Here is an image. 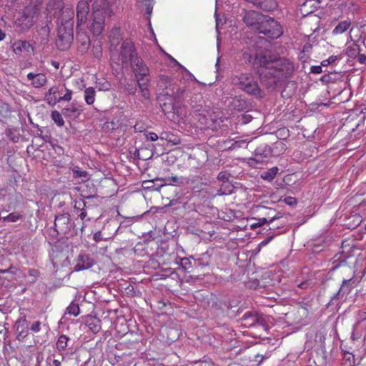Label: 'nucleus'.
I'll list each match as a JSON object with an SVG mask.
<instances>
[{
	"label": "nucleus",
	"instance_id": "nucleus-1",
	"mask_svg": "<svg viewBox=\"0 0 366 366\" xmlns=\"http://www.w3.org/2000/svg\"><path fill=\"white\" fill-rule=\"evenodd\" d=\"M253 64L260 68L259 71L262 83L269 89H274L292 74L293 65L285 59L269 52L255 56Z\"/></svg>",
	"mask_w": 366,
	"mask_h": 366
},
{
	"label": "nucleus",
	"instance_id": "nucleus-2",
	"mask_svg": "<svg viewBox=\"0 0 366 366\" xmlns=\"http://www.w3.org/2000/svg\"><path fill=\"white\" fill-rule=\"evenodd\" d=\"M65 18L57 19L60 23L58 28V35L56 41L59 49L66 51L70 48L74 40V16L72 9H68L64 11Z\"/></svg>",
	"mask_w": 366,
	"mask_h": 366
},
{
	"label": "nucleus",
	"instance_id": "nucleus-3",
	"mask_svg": "<svg viewBox=\"0 0 366 366\" xmlns=\"http://www.w3.org/2000/svg\"><path fill=\"white\" fill-rule=\"evenodd\" d=\"M112 14L109 3L105 0H97L93 4L89 29L94 36L100 35L104 29L107 18Z\"/></svg>",
	"mask_w": 366,
	"mask_h": 366
},
{
	"label": "nucleus",
	"instance_id": "nucleus-4",
	"mask_svg": "<svg viewBox=\"0 0 366 366\" xmlns=\"http://www.w3.org/2000/svg\"><path fill=\"white\" fill-rule=\"evenodd\" d=\"M232 83L245 93L262 97V90L257 81L250 73H241L232 76Z\"/></svg>",
	"mask_w": 366,
	"mask_h": 366
},
{
	"label": "nucleus",
	"instance_id": "nucleus-5",
	"mask_svg": "<svg viewBox=\"0 0 366 366\" xmlns=\"http://www.w3.org/2000/svg\"><path fill=\"white\" fill-rule=\"evenodd\" d=\"M257 31L273 39L279 38L283 33L282 28L280 23L274 19L265 15L264 19L260 21V26Z\"/></svg>",
	"mask_w": 366,
	"mask_h": 366
},
{
	"label": "nucleus",
	"instance_id": "nucleus-6",
	"mask_svg": "<svg viewBox=\"0 0 366 366\" xmlns=\"http://www.w3.org/2000/svg\"><path fill=\"white\" fill-rule=\"evenodd\" d=\"M138 56L134 43L129 39L124 40L121 45L119 53L122 64H128Z\"/></svg>",
	"mask_w": 366,
	"mask_h": 366
},
{
	"label": "nucleus",
	"instance_id": "nucleus-7",
	"mask_svg": "<svg viewBox=\"0 0 366 366\" xmlns=\"http://www.w3.org/2000/svg\"><path fill=\"white\" fill-rule=\"evenodd\" d=\"M117 232V222L113 220L108 222L102 227V230L97 231L94 234L93 239L99 242L103 240L111 239Z\"/></svg>",
	"mask_w": 366,
	"mask_h": 366
},
{
	"label": "nucleus",
	"instance_id": "nucleus-8",
	"mask_svg": "<svg viewBox=\"0 0 366 366\" xmlns=\"http://www.w3.org/2000/svg\"><path fill=\"white\" fill-rule=\"evenodd\" d=\"M129 64L137 81L139 79H149V69L139 56L134 58Z\"/></svg>",
	"mask_w": 366,
	"mask_h": 366
},
{
	"label": "nucleus",
	"instance_id": "nucleus-9",
	"mask_svg": "<svg viewBox=\"0 0 366 366\" xmlns=\"http://www.w3.org/2000/svg\"><path fill=\"white\" fill-rule=\"evenodd\" d=\"M241 325L244 327H252L257 325H264V320L256 312H247L240 319Z\"/></svg>",
	"mask_w": 366,
	"mask_h": 366
},
{
	"label": "nucleus",
	"instance_id": "nucleus-10",
	"mask_svg": "<svg viewBox=\"0 0 366 366\" xmlns=\"http://www.w3.org/2000/svg\"><path fill=\"white\" fill-rule=\"evenodd\" d=\"M71 227V222L70 214L69 213H63L56 216L54 220L55 230L60 234L68 233Z\"/></svg>",
	"mask_w": 366,
	"mask_h": 366
},
{
	"label": "nucleus",
	"instance_id": "nucleus-11",
	"mask_svg": "<svg viewBox=\"0 0 366 366\" xmlns=\"http://www.w3.org/2000/svg\"><path fill=\"white\" fill-rule=\"evenodd\" d=\"M264 19V15L259 12L254 11H249L244 13L243 16V21L247 24V26L252 29L257 31L260 21Z\"/></svg>",
	"mask_w": 366,
	"mask_h": 366
},
{
	"label": "nucleus",
	"instance_id": "nucleus-12",
	"mask_svg": "<svg viewBox=\"0 0 366 366\" xmlns=\"http://www.w3.org/2000/svg\"><path fill=\"white\" fill-rule=\"evenodd\" d=\"M89 6L87 0L79 1L76 6L77 26L84 24L88 20Z\"/></svg>",
	"mask_w": 366,
	"mask_h": 366
},
{
	"label": "nucleus",
	"instance_id": "nucleus-13",
	"mask_svg": "<svg viewBox=\"0 0 366 366\" xmlns=\"http://www.w3.org/2000/svg\"><path fill=\"white\" fill-rule=\"evenodd\" d=\"M66 87L64 85L54 86L46 94V99L50 106H54L59 101V97L61 96Z\"/></svg>",
	"mask_w": 366,
	"mask_h": 366
},
{
	"label": "nucleus",
	"instance_id": "nucleus-14",
	"mask_svg": "<svg viewBox=\"0 0 366 366\" xmlns=\"http://www.w3.org/2000/svg\"><path fill=\"white\" fill-rule=\"evenodd\" d=\"M40 8L41 1H39V0H32L31 3L25 7L23 13L26 15L28 18H32V21L35 23L40 11Z\"/></svg>",
	"mask_w": 366,
	"mask_h": 366
},
{
	"label": "nucleus",
	"instance_id": "nucleus-15",
	"mask_svg": "<svg viewBox=\"0 0 366 366\" xmlns=\"http://www.w3.org/2000/svg\"><path fill=\"white\" fill-rule=\"evenodd\" d=\"M49 6L52 10H54L53 15L57 19H60L62 17L65 18L64 11L68 9H71L64 6V0H50Z\"/></svg>",
	"mask_w": 366,
	"mask_h": 366
},
{
	"label": "nucleus",
	"instance_id": "nucleus-16",
	"mask_svg": "<svg viewBox=\"0 0 366 366\" xmlns=\"http://www.w3.org/2000/svg\"><path fill=\"white\" fill-rule=\"evenodd\" d=\"M94 264L93 259L85 254H80L77 258V263L74 267L75 271H80L90 268Z\"/></svg>",
	"mask_w": 366,
	"mask_h": 366
},
{
	"label": "nucleus",
	"instance_id": "nucleus-17",
	"mask_svg": "<svg viewBox=\"0 0 366 366\" xmlns=\"http://www.w3.org/2000/svg\"><path fill=\"white\" fill-rule=\"evenodd\" d=\"M28 80L31 81V84L35 88H40L44 86L47 82V78L44 74H34L30 72L27 74Z\"/></svg>",
	"mask_w": 366,
	"mask_h": 366
},
{
	"label": "nucleus",
	"instance_id": "nucleus-18",
	"mask_svg": "<svg viewBox=\"0 0 366 366\" xmlns=\"http://www.w3.org/2000/svg\"><path fill=\"white\" fill-rule=\"evenodd\" d=\"M34 24L32 18H28L23 12L15 21L16 26L22 31H28Z\"/></svg>",
	"mask_w": 366,
	"mask_h": 366
},
{
	"label": "nucleus",
	"instance_id": "nucleus-19",
	"mask_svg": "<svg viewBox=\"0 0 366 366\" xmlns=\"http://www.w3.org/2000/svg\"><path fill=\"white\" fill-rule=\"evenodd\" d=\"M330 53H323L324 57H327L322 60V66H335L338 63L340 60H341L343 58L342 54H335V53H332L331 55H330Z\"/></svg>",
	"mask_w": 366,
	"mask_h": 366
},
{
	"label": "nucleus",
	"instance_id": "nucleus-20",
	"mask_svg": "<svg viewBox=\"0 0 366 366\" xmlns=\"http://www.w3.org/2000/svg\"><path fill=\"white\" fill-rule=\"evenodd\" d=\"M13 51L19 55L22 51L29 53L30 50H33L32 46L27 41H16L12 44Z\"/></svg>",
	"mask_w": 366,
	"mask_h": 366
},
{
	"label": "nucleus",
	"instance_id": "nucleus-21",
	"mask_svg": "<svg viewBox=\"0 0 366 366\" xmlns=\"http://www.w3.org/2000/svg\"><path fill=\"white\" fill-rule=\"evenodd\" d=\"M280 218H281V216H279V215L274 216L269 220H267V218H264V217L260 218L258 219V222L257 223L252 224L251 227L252 229H254L257 227H261V226L264 225V224L268 223L269 228L267 229V230H276L280 228L279 225H277V226H275V225L270 226V225H272L275 220L279 219Z\"/></svg>",
	"mask_w": 366,
	"mask_h": 366
},
{
	"label": "nucleus",
	"instance_id": "nucleus-22",
	"mask_svg": "<svg viewBox=\"0 0 366 366\" xmlns=\"http://www.w3.org/2000/svg\"><path fill=\"white\" fill-rule=\"evenodd\" d=\"M77 41L79 44L78 46L79 50L82 53L86 52L90 45V39L89 36L85 33L79 32L77 34Z\"/></svg>",
	"mask_w": 366,
	"mask_h": 366
},
{
	"label": "nucleus",
	"instance_id": "nucleus-23",
	"mask_svg": "<svg viewBox=\"0 0 366 366\" xmlns=\"http://www.w3.org/2000/svg\"><path fill=\"white\" fill-rule=\"evenodd\" d=\"M189 184V179L184 177L174 176L165 179V186H184Z\"/></svg>",
	"mask_w": 366,
	"mask_h": 366
},
{
	"label": "nucleus",
	"instance_id": "nucleus-24",
	"mask_svg": "<svg viewBox=\"0 0 366 366\" xmlns=\"http://www.w3.org/2000/svg\"><path fill=\"white\" fill-rule=\"evenodd\" d=\"M80 112L81 110L77 106L71 104L63 109V114L65 117L74 119L79 116Z\"/></svg>",
	"mask_w": 366,
	"mask_h": 366
},
{
	"label": "nucleus",
	"instance_id": "nucleus-25",
	"mask_svg": "<svg viewBox=\"0 0 366 366\" xmlns=\"http://www.w3.org/2000/svg\"><path fill=\"white\" fill-rule=\"evenodd\" d=\"M149 81V79H139L138 81H137L142 96L144 99H149L150 96L149 91L148 89Z\"/></svg>",
	"mask_w": 366,
	"mask_h": 366
},
{
	"label": "nucleus",
	"instance_id": "nucleus-26",
	"mask_svg": "<svg viewBox=\"0 0 366 366\" xmlns=\"http://www.w3.org/2000/svg\"><path fill=\"white\" fill-rule=\"evenodd\" d=\"M351 25V21L350 19H347L342 21H340L333 29V34H340L346 31Z\"/></svg>",
	"mask_w": 366,
	"mask_h": 366
},
{
	"label": "nucleus",
	"instance_id": "nucleus-27",
	"mask_svg": "<svg viewBox=\"0 0 366 366\" xmlns=\"http://www.w3.org/2000/svg\"><path fill=\"white\" fill-rule=\"evenodd\" d=\"M87 204H89L88 201L76 202L74 204V209L80 212L79 217L81 220H84L87 215L86 212L85 211Z\"/></svg>",
	"mask_w": 366,
	"mask_h": 366
},
{
	"label": "nucleus",
	"instance_id": "nucleus-28",
	"mask_svg": "<svg viewBox=\"0 0 366 366\" xmlns=\"http://www.w3.org/2000/svg\"><path fill=\"white\" fill-rule=\"evenodd\" d=\"M96 91L93 87L86 88L84 90V99L86 104H92L95 100Z\"/></svg>",
	"mask_w": 366,
	"mask_h": 366
},
{
	"label": "nucleus",
	"instance_id": "nucleus-29",
	"mask_svg": "<svg viewBox=\"0 0 366 366\" xmlns=\"http://www.w3.org/2000/svg\"><path fill=\"white\" fill-rule=\"evenodd\" d=\"M69 338L65 335H61L59 337L58 340L56 343V349L61 352L65 350L68 346V341Z\"/></svg>",
	"mask_w": 366,
	"mask_h": 366
},
{
	"label": "nucleus",
	"instance_id": "nucleus-30",
	"mask_svg": "<svg viewBox=\"0 0 366 366\" xmlns=\"http://www.w3.org/2000/svg\"><path fill=\"white\" fill-rule=\"evenodd\" d=\"M66 314L76 317L80 313V308L79 304L74 301L71 302V304L66 308Z\"/></svg>",
	"mask_w": 366,
	"mask_h": 366
},
{
	"label": "nucleus",
	"instance_id": "nucleus-31",
	"mask_svg": "<svg viewBox=\"0 0 366 366\" xmlns=\"http://www.w3.org/2000/svg\"><path fill=\"white\" fill-rule=\"evenodd\" d=\"M352 279L350 278L349 280H344L343 282H342V284L340 287V288L339 289V291H338V295H344L345 294H347L350 292L351 289H352V287L350 285V282Z\"/></svg>",
	"mask_w": 366,
	"mask_h": 366
},
{
	"label": "nucleus",
	"instance_id": "nucleus-32",
	"mask_svg": "<svg viewBox=\"0 0 366 366\" xmlns=\"http://www.w3.org/2000/svg\"><path fill=\"white\" fill-rule=\"evenodd\" d=\"M277 170H278V169L277 167H272L270 169H269L266 172H264L262 174L261 177L262 179L270 182V181L273 180L274 179V177H276Z\"/></svg>",
	"mask_w": 366,
	"mask_h": 366
},
{
	"label": "nucleus",
	"instance_id": "nucleus-33",
	"mask_svg": "<svg viewBox=\"0 0 366 366\" xmlns=\"http://www.w3.org/2000/svg\"><path fill=\"white\" fill-rule=\"evenodd\" d=\"M51 118L58 127H61L64 125V121L62 116L58 111H53L51 114Z\"/></svg>",
	"mask_w": 366,
	"mask_h": 366
},
{
	"label": "nucleus",
	"instance_id": "nucleus-34",
	"mask_svg": "<svg viewBox=\"0 0 366 366\" xmlns=\"http://www.w3.org/2000/svg\"><path fill=\"white\" fill-rule=\"evenodd\" d=\"M89 329L93 333H97L101 330V321L97 318H94L88 324Z\"/></svg>",
	"mask_w": 366,
	"mask_h": 366
},
{
	"label": "nucleus",
	"instance_id": "nucleus-35",
	"mask_svg": "<svg viewBox=\"0 0 366 366\" xmlns=\"http://www.w3.org/2000/svg\"><path fill=\"white\" fill-rule=\"evenodd\" d=\"M22 215L17 212H12L10 213L6 217H4L2 218L3 222H16L18 220L22 219Z\"/></svg>",
	"mask_w": 366,
	"mask_h": 366
},
{
	"label": "nucleus",
	"instance_id": "nucleus-36",
	"mask_svg": "<svg viewBox=\"0 0 366 366\" xmlns=\"http://www.w3.org/2000/svg\"><path fill=\"white\" fill-rule=\"evenodd\" d=\"M28 321L26 317H21L19 318L16 322V331H19L21 329L28 330Z\"/></svg>",
	"mask_w": 366,
	"mask_h": 366
},
{
	"label": "nucleus",
	"instance_id": "nucleus-37",
	"mask_svg": "<svg viewBox=\"0 0 366 366\" xmlns=\"http://www.w3.org/2000/svg\"><path fill=\"white\" fill-rule=\"evenodd\" d=\"M92 53L95 58L99 59L102 55V45L99 41L94 43L92 46Z\"/></svg>",
	"mask_w": 366,
	"mask_h": 366
},
{
	"label": "nucleus",
	"instance_id": "nucleus-38",
	"mask_svg": "<svg viewBox=\"0 0 366 366\" xmlns=\"http://www.w3.org/2000/svg\"><path fill=\"white\" fill-rule=\"evenodd\" d=\"M315 4H319L320 1H315V0H307L306 2L302 4V10H305V11H306L307 13V14H309L310 13H312L314 11V10L307 11L306 9L307 7L312 8L313 6L315 7V9H316L317 6H315Z\"/></svg>",
	"mask_w": 366,
	"mask_h": 366
},
{
	"label": "nucleus",
	"instance_id": "nucleus-39",
	"mask_svg": "<svg viewBox=\"0 0 366 366\" xmlns=\"http://www.w3.org/2000/svg\"><path fill=\"white\" fill-rule=\"evenodd\" d=\"M73 176L74 177H84L86 178L88 175V173L86 171H81L79 169L78 167H74L72 169Z\"/></svg>",
	"mask_w": 366,
	"mask_h": 366
},
{
	"label": "nucleus",
	"instance_id": "nucleus-40",
	"mask_svg": "<svg viewBox=\"0 0 366 366\" xmlns=\"http://www.w3.org/2000/svg\"><path fill=\"white\" fill-rule=\"evenodd\" d=\"M230 177V174L227 172V171H222L219 173L217 175V179L219 181H222L223 182H227L229 181V179Z\"/></svg>",
	"mask_w": 366,
	"mask_h": 366
},
{
	"label": "nucleus",
	"instance_id": "nucleus-41",
	"mask_svg": "<svg viewBox=\"0 0 366 366\" xmlns=\"http://www.w3.org/2000/svg\"><path fill=\"white\" fill-rule=\"evenodd\" d=\"M359 48L357 46L355 47H349L347 50V54L349 57L356 58L357 54L359 52Z\"/></svg>",
	"mask_w": 366,
	"mask_h": 366
},
{
	"label": "nucleus",
	"instance_id": "nucleus-42",
	"mask_svg": "<svg viewBox=\"0 0 366 366\" xmlns=\"http://www.w3.org/2000/svg\"><path fill=\"white\" fill-rule=\"evenodd\" d=\"M64 92H66V93L63 96H59V101H60V102H61V101L69 102V101H70L71 99V94H72L71 91L66 88Z\"/></svg>",
	"mask_w": 366,
	"mask_h": 366
},
{
	"label": "nucleus",
	"instance_id": "nucleus-43",
	"mask_svg": "<svg viewBox=\"0 0 366 366\" xmlns=\"http://www.w3.org/2000/svg\"><path fill=\"white\" fill-rule=\"evenodd\" d=\"M84 201H88L89 204H87V207L86 208H89L92 204V202H93L94 204H97V202H94V200H98L97 195H89V196H84Z\"/></svg>",
	"mask_w": 366,
	"mask_h": 366
},
{
	"label": "nucleus",
	"instance_id": "nucleus-44",
	"mask_svg": "<svg viewBox=\"0 0 366 366\" xmlns=\"http://www.w3.org/2000/svg\"><path fill=\"white\" fill-rule=\"evenodd\" d=\"M295 283L297 284V287L300 289H306L311 284V282L308 280L305 281H301L298 279L295 280Z\"/></svg>",
	"mask_w": 366,
	"mask_h": 366
},
{
	"label": "nucleus",
	"instance_id": "nucleus-45",
	"mask_svg": "<svg viewBox=\"0 0 366 366\" xmlns=\"http://www.w3.org/2000/svg\"><path fill=\"white\" fill-rule=\"evenodd\" d=\"M18 332V335L16 336V338L21 341L23 340L27 335H28V330L21 329Z\"/></svg>",
	"mask_w": 366,
	"mask_h": 366
},
{
	"label": "nucleus",
	"instance_id": "nucleus-46",
	"mask_svg": "<svg viewBox=\"0 0 366 366\" xmlns=\"http://www.w3.org/2000/svg\"><path fill=\"white\" fill-rule=\"evenodd\" d=\"M40 327H41V322L36 321L30 327V330L34 332H38L40 331Z\"/></svg>",
	"mask_w": 366,
	"mask_h": 366
},
{
	"label": "nucleus",
	"instance_id": "nucleus-47",
	"mask_svg": "<svg viewBox=\"0 0 366 366\" xmlns=\"http://www.w3.org/2000/svg\"><path fill=\"white\" fill-rule=\"evenodd\" d=\"M284 202L288 205L292 206L297 204V200L292 197H286L284 199Z\"/></svg>",
	"mask_w": 366,
	"mask_h": 366
},
{
	"label": "nucleus",
	"instance_id": "nucleus-48",
	"mask_svg": "<svg viewBox=\"0 0 366 366\" xmlns=\"http://www.w3.org/2000/svg\"><path fill=\"white\" fill-rule=\"evenodd\" d=\"M356 59H357V61L360 62V64H366V55L365 54H360V52H358V54H357Z\"/></svg>",
	"mask_w": 366,
	"mask_h": 366
},
{
	"label": "nucleus",
	"instance_id": "nucleus-49",
	"mask_svg": "<svg viewBox=\"0 0 366 366\" xmlns=\"http://www.w3.org/2000/svg\"><path fill=\"white\" fill-rule=\"evenodd\" d=\"M147 139L152 142H154L158 139V135L154 132H149L147 134Z\"/></svg>",
	"mask_w": 366,
	"mask_h": 366
},
{
	"label": "nucleus",
	"instance_id": "nucleus-50",
	"mask_svg": "<svg viewBox=\"0 0 366 366\" xmlns=\"http://www.w3.org/2000/svg\"><path fill=\"white\" fill-rule=\"evenodd\" d=\"M129 94H134L136 93L137 89L132 84H128L126 88Z\"/></svg>",
	"mask_w": 366,
	"mask_h": 366
},
{
	"label": "nucleus",
	"instance_id": "nucleus-51",
	"mask_svg": "<svg viewBox=\"0 0 366 366\" xmlns=\"http://www.w3.org/2000/svg\"><path fill=\"white\" fill-rule=\"evenodd\" d=\"M148 2L146 3L145 6H146V11H147V14L150 15L152 14V4L150 3V0H147Z\"/></svg>",
	"mask_w": 366,
	"mask_h": 366
},
{
	"label": "nucleus",
	"instance_id": "nucleus-52",
	"mask_svg": "<svg viewBox=\"0 0 366 366\" xmlns=\"http://www.w3.org/2000/svg\"><path fill=\"white\" fill-rule=\"evenodd\" d=\"M311 71L315 74H320V66H312Z\"/></svg>",
	"mask_w": 366,
	"mask_h": 366
},
{
	"label": "nucleus",
	"instance_id": "nucleus-53",
	"mask_svg": "<svg viewBox=\"0 0 366 366\" xmlns=\"http://www.w3.org/2000/svg\"><path fill=\"white\" fill-rule=\"evenodd\" d=\"M243 56H244V59H247V61H248L249 62H251V61H252V56L250 54H249V53H247V52H244V53L243 54Z\"/></svg>",
	"mask_w": 366,
	"mask_h": 366
},
{
	"label": "nucleus",
	"instance_id": "nucleus-54",
	"mask_svg": "<svg viewBox=\"0 0 366 366\" xmlns=\"http://www.w3.org/2000/svg\"><path fill=\"white\" fill-rule=\"evenodd\" d=\"M321 105H322V107L327 108L330 106L333 105V102H331L330 101H328V102H326V103L322 102Z\"/></svg>",
	"mask_w": 366,
	"mask_h": 366
},
{
	"label": "nucleus",
	"instance_id": "nucleus-55",
	"mask_svg": "<svg viewBox=\"0 0 366 366\" xmlns=\"http://www.w3.org/2000/svg\"><path fill=\"white\" fill-rule=\"evenodd\" d=\"M152 182H144L143 185L144 188H152V186H150V184H152Z\"/></svg>",
	"mask_w": 366,
	"mask_h": 366
},
{
	"label": "nucleus",
	"instance_id": "nucleus-56",
	"mask_svg": "<svg viewBox=\"0 0 366 366\" xmlns=\"http://www.w3.org/2000/svg\"><path fill=\"white\" fill-rule=\"evenodd\" d=\"M5 37H6L5 32L2 29H0V41L4 40Z\"/></svg>",
	"mask_w": 366,
	"mask_h": 366
},
{
	"label": "nucleus",
	"instance_id": "nucleus-57",
	"mask_svg": "<svg viewBox=\"0 0 366 366\" xmlns=\"http://www.w3.org/2000/svg\"><path fill=\"white\" fill-rule=\"evenodd\" d=\"M41 29H42L43 32L46 34H49V33L50 31V28L48 26L43 27Z\"/></svg>",
	"mask_w": 366,
	"mask_h": 366
},
{
	"label": "nucleus",
	"instance_id": "nucleus-58",
	"mask_svg": "<svg viewBox=\"0 0 366 366\" xmlns=\"http://www.w3.org/2000/svg\"><path fill=\"white\" fill-rule=\"evenodd\" d=\"M51 65L56 68V69H59V62L56 61H51Z\"/></svg>",
	"mask_w": 366,
	"mask_h": 366
},
{
	"label": "nucleus",
	"instance_id": "nucleus-59",
	"mask_svg": "<svg viewBox=\"0 0 366 366\" xmlns=\"http://www.w3.org/2000/svg\"><path fill=\"white\" fill-rule=\"evenodd\" d=\"M53 364L54 366H61V362L57 360H54Z\"/></svg>",
	"mask_w": 366,
	"mask_h": 366
},
{
	"label": "nucleus",
	"instance_id": "nucleus-60",
	"mask_svg": "<svg viewBox=\"0 0 366 366\" xmlns=\"http://www.w3.org/2000/svg\"><path fill=\"white\" fill-rule=\"evenodd\" d=\"M327 77L328 76L327 75H325V76H322V78H321V80L322 81H327Z\"/></svg>",
	"mask_w": 366,
	"mask_h": 366
},
{
	"label": "nucleus",
	"instance_id": "nucleus-61",
	"mask_svg": "<svg viewBox=\"0 0 366 366\" xmlns=\"http://www.w3.org/2000/svg\"><path fill=\"white\" fill-rule=\"evenodd\" d=\"M258 154H260V155L262 154L261 152H260V149H257L256 150V154H255L256 157H258Z\"/></svg>",
	"mask_w": 366,
	"mask_h": 366
},
{
	"label": "nucleus",
	"instance_id": "nucleus-62",
	"mask_svg": "<svg viewBox=\"0 0 366 366\" xmlns=\"http://www.w3.org/2000/svg\"><path fill=\"white\" fill-rule=\"evenodd\" d=\"M172 60L175 61L177 64H179L182 69L187 71V69L183 66L180 65L175 59H172Z\"/></svg>",
	"mask_w": 366,
	"mask_h": 366
},
{
	"label": "nucleus",
	"instance_id": "nucleus-63",
	"mask_svg": "<svg viewBox=\"0 0 366 366\" xmlns=\"http://www.w3.org/2000/svg\"><path fill=\"white\" fill-rule=\"evenodd\" d=\"M110 41L112 44H114V41H115L114 36H111Z\"/></svg>",
	"mask_w": 366,
	"mask_h": 366
},
{
	"label": "nucleus",
	"instance_id": "nucleus-64",
	"mask_svg": "<svg viewBox=\"0 0 366 366\" xmlns=\"http://www.w3.org/2000/svg\"><path fill=\"white\" fill-rule=\"evenodd\" d=\"M153 366H165V365L163 364H161V363H157V364H154Z\"/></svg>",
	"mask_w": 366,
	"mask_h": 366
}]
</instances>
